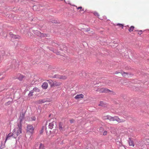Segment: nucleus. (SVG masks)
<instances>
[{
	"mask_svg": "<svg viewBox=\"0 0 149 149\" xmlns=\"http://www.w3.org/2000/svg\"><path fill=\"white\" fill-rule=\"evenodd\" d=\"M33 31L36 35L40 37H42L47 36V35L46 34L41 33L38 30H33Z\"/></svg>",
	"mask_w": 149,
	"mask_h": 149,
	"instance_id": "3",
	"label": "nucleus"
},
{
	"mask_svg": "<svg viewBox=\"0 0 149 149\" xmlns=\"http://www.w3.org/2000/svg\"><path fill=\"white\" fill-rule=\"evenodd\" d=\"M134 27L133 26H131L130 28L129 29V31L131 32L134 29Z\"/></svg>",
	"mask_w": 149,
	"mask_h": 149,
	"instance_id": "25",
	"label": "nucleus"
},
{
	"mask_svg": "<svg viewBox=\"0 0 149 149\" xmlns=\"http://www.w3.org/2000/svg\"><path fill=\"white\" fill-rule=\"evenodd\" d=\"M11 33H10V36L12 38L15 39H19L20 38V37L18 35H15L13 34H11Z\"/></svg>",
	"mask_w": 149,
	"mask_h": 149,
	"instance_id": "14",
	"label": "nucleus"
},
{
	"mask_svg": "<svg viewBox=\"0 0 149 149\" xmlns=\"http://www.w3.org/2000/svg\"><path fill=\"white\" fill-rule=\"evenodd\" d=\"M24 77V76L21 74H19L17 76L16 79H19L20 81H22Z\"/></svg>",
	"mask_w": 149,
	"mask_h": 149,
	"instance_id": "10",
	"label": "nucleus"
},
{
	"mask_svg": "<svg viewBox=\"0 0 149 149\" xmlns=\"http://www.w3.org/2000/svg\"><path fill=\"white\" fill-rule=\"evenodd\" d=\"M33 90V91H35L36 92H39L40 91L39 89L37 87L34 88Z\"/></svg>",
	"mask_w": 149,
	"mask_h": 149,
	"instance_id": "23",
	"label": "nucleus"
},
{
	"mask_svg": "<svg viewBox=\"0 0 149 149\" xmlns=\"http://www.w3.org/2000/svg\"><path fill=\"white\" fill-rule=\"evenodd\" d=\"M52 78H56L58 79H66V77L65 76L61 75L58 74H56L51 77Z\"/></svg>",
	"mask_w": 149,
	"mask_h": 149,
	"instance_id": "5",
	"label": "nucleus"
},
{
	"mask_svg": "<svg viewBox=\"0 0 149 149\" xmlns=\"http://www.w3.org/2000/svg\"><path fill=\"white\" fill-rule=\"evenodd\" d=\"M128 142L130 146H132L133 147L134 146V144L133 141H132L130 138L129 139Z\"/></svg>",
	"mask_w": 149,
	"mask_h": 149,
	"instance_id": "16",
	"label": "nucleus"
},
{
	"mask_svg": "<svg viewBox=\"0 0 149 149\" xmlns=\"http://www.w3.org/2000/svg\"><path fill=\"white\" fill-rule=\"evenodd\" d=\"M47 81L48 83H49L50 84L51 87H53V81H52L51 79H49V80H47Z\"/></svg>",
	"mask_w": 149,
	"mask_h": 149,
	"instance_id": "20",
	"label": "nucleus"
},
{
	"mask_svg": "<svg viewBox=\"0 0 149 149\" xmlns=\"http://www.w3.org/2000/svg\"><path fill=\"white\" fill-rule=\"evenodd\" d=\"M93 13H94V15L96 16H99V15L98 14V13L96 12H94Z\"/></svg>",
	"mask_w": 149,
	"mask_h": 149,
	"instance_id": "31",
	"label": "nucleus"
},
{
	"mask_svg": "<svg viewBox=\"0 0 149 149\" xmlns=\"http://www.w3.org/2000/svg\"><path fill=\"white\" fill-rule=\"evenodd\" d=\"M60 49L63 50H66L67 49V48L65 45H64L63 44H61L60 45Z\"/></svg>",
	"mask_w": 149,
	"mask_h": 149,
	"instance_id": "13",
	"label": "nucleus"
},
{
	"mask_svg": "<svg viewBox=\"0 0 149 149\" xmlns=\"http://www.w3.org/2000/svg\"><path fill=\"white\" fill-rule=\"evenodd\" d=\"M35 7V6H33V7L34 8V7Z\"/></svg>",
	"mask_w": 149,
	"mask_h": 149,
	"instance_id": "40",
	"label": "nucleus"
},
{
	"mask_svg": "<svg viewBox=\"0 0 149 149\" xmlns=\"http://www.w3.org/2000/svg\"><path fill=\"white\" fill-rule=\"evenodd\" d=\"M59 129L61 131L62 130H63L62 125L61 123H59Z\"/></svg>",
	"mask_w": 149,
	"mask_h": 149,
	"instance_id": "26",
	"label": "nucleus"
},
{
	"mask_svg": "<svg viewBox=\"0 0 149 149\" xmlns=\"http://www.w3.org/2000/svg\"><path fill=\"white\" fill-rule=\"evenodd\" d=\"M12 103V101H9L8 102H7L5 104V105L6 106H8L11 104Z\"/></svg>",
	"mask_w": 149,
	"mask_h": 149,
	"instance_id": "24",
	"label": "nucleus"
},
{
	"mask_svg": "<svg viewBox=\"0 0 149 149\" xmlns=\"http://www.w3.org/2000/svg\"><path fill=\"white\" fill-rule=\"evenodd\" d=\"M48 86V83L46 82L43 83L42 85V88L46 89H47Z\"/></svg>",
	"mask_w": 149,
	"mask_h": 149,
	"instance_id": "11",
	"label": "nucleus"
},
{
	"mask_svg": "<svg viewBox=\"0 0 149 149\" xmlns=\"http://www.w3.org/2000/svg\"><path fill=\"white\" fill-rule=\"evenodd\" d=\"M31 119L32 121H35L36 119V118L35 116H33L31 117Z\"/></svg>",
	"mask_w": 149,
	"mask_h": 149,
	"instance_id": "29",
	"label": "nucleus"
},
{
	"mask_svg": "<svg viewBox=\"0 0 149 149\" xmlns=\"http://www.w3.org/2000/svg\"><path fill=\"white\" fill-rule=\"evenodd\" d=\"M126 74H127V73H126L125 72H123L122 73V75L123 77H125L126 76Z\"/></svg>",
	"mask_w": 149,
	"mask_h": 149,
	"instance_id": "33",
	"label": "nucleus"
},
{
	"mask_svg": "<svg viewBox=\"0 0 149 149\" xmlns=\"http://www.w3.org/2000/svg\"><path fill=\"white\" fill-rule=\"evenodd\" d=\"M13 134L10 133L9 134L6 136V138L5 141V143L7 140L9 139L10 137L12 136Z\"/></svg>",
	"mask_w": 149,
	"mask_h": 149,
	"instance_id": "17",
	"label": "nucleus"
},
{
	"mask_svg": "<svg viewBox=\"0 0 149 149\" xmlns=\"http://www.w3.org/2000/svg\"><path fill=\"white\" fill-rule=\"evenodd\" d=\"M99 91L100 92L105 93H108L111 91L109 90L104 88H102L100 89Z\"/></svg>",
	"mask_w": 149,
	"mask_h": 149,
	"instance_id": "9",
	"label": "nucleus"
},
{
	"mask_svg": "<svg viewBox=\"0 0 149 149\" xmlns=\"http://www.w3.org/2000/svg\"><path fill=\"white\" fill-rule=\"evenodd\" d=\"M55 86H60L61 83H60V82H57L56 81V82H55Z\"/></svg>",
	"mask_w": 149,
	"mask_h": 149,
	"instance_id": "28",
	"label": "nucleus"
},
{
	"mask_svg": "<svg viewBox=\"0 0 149 149\" xmlns=\"http://www.w3.org/2000/svg\"><path fill=\"white\" fill-rule=\"evenodd\" d=\"M99 106L102 107H105L106 106V104L103 102V101H101L99 104Z\"/></svg>",
	"mask_w": 149,
	"mask_h": 149,
	"instance_id": "21",
	"label": "nucleus"
},
{
	"mask_svg": "<svg viewBox=\"0 0 149 149\" xmlns=\"http://www.w3.org/2000/svg\"><path fill=\"white\" fill-rule=\"evenodd\" d=\"M51 99L49 98L44 99L42 100H40L38 101L39 104H42L46 102H50L51 101Z\"/></svg>",
	"mask_w": 149,
	"mask_h": 149,
	"instance_id": "7",
	"label": "nucleus"
},
{
	"mask_svg": "<svg viewBox=\"0 0 149 149\" xmlns=\"http://www.w3.org/2000/svg\"><path fill=\"white\" fill-rule=\"evenodd\" d=\"M84 97V95L82 94L77 95L75 97V98L76 99H80L81 98H83Z\"/></svg>",
	"mask_w": 149,
	"mask_h": 149,
	"instance_id": "15",
	"label": "nucleus"
},
{
	"mask_svg": "<svg viewBox=\"0 0 149 149\" xmlns=\"http://www.w3.org/2000/svg\"><path fill=\"white\" fill-rule=\"evenodd\" d=\"M55 82H56V81H53V86H55Z\"/></svg>",
	"mask_w": 149,
	"mask_h": 149,
	"instance_id": "36",
	"label": "nucleus"
},
{
	"mask_svg": "<svg viewBox=\"0 0 149 149\" xmlns=\"http://www.w3.org/2000/svg\"><path fill=\"white\" fill-rule=\"evenodd\" d=\"M44 127L43 126V127H42L40 130V134H42L43 132V131H44Z\"/></svg>",
	"mask_w": 149,
	"mask_h": 149,
	"instance_id": "27",
	"label": "nucleus"
},
{
	"mask_svg": "<svg viewBox=\"0 0 149 149\" xmlns=\"http://www.w3.org/2000/svg\"><path fill=\"white\" fill-rule=\"evenodd\" d=\"M34 128L33 126L31 125H28L26 127L27 132L32 134L33 133Z\"/></svg>",
	"mask_w": 149,
	"mask_h": 149,
	"instance_id": "2",
	"label": "nucleus"
},
{
	"mask_svg": "<svg viewBox=\"0 0 149 149\" xmlns=\"http://www.w3.org/2000/svg\"><path fill=\"white\" fill-rule=\"evenodd\" d=\"M82 8L81 7H79L78 8H77V9H82Z\"/></svg>",
	"mask_w": 149,
	"mask_h": 149,
	"instance_id": "38",
	"label": "nucleus"
},
{
	"mask_svg": "<svg viewBox=\"0 0 149 149\" xmlns=\"http://www.w3.org/2000/svg\"><path fill=\"white\" fill-rule=\"evenodd\" d=\"M142 30H140L139 31V32H138V33L140 35H141L142 33Z\"/></svg>",
	"mask_w": 149,
	"mask_h": 149,
	"instance_id": "35",
	"label": "nucleus"
},
{
	"mask_svg": "<svg viewBox=\"0 0 149 149\" xmlns=\"http://www.w3.org/2000/svg\"><path fill=\"white\" fill-rule=\"evenodd\" d=\"M39 149H45L44 144L40 143L39 146Z\"/></svg>",
	"mask_w": 149,
	"mask_h": 149,
	"instance_id": "19",
	"label": "nucleus"
},
{
	"mask_svg": "<svg viewBox=\"0 0 149 149\" xmlns=\"http://www.w3.org/2000/svg\"><path fill=\"white\" fill-rule=\"evenodd\" d=\"M12 134H13L12 137L14 138H16L17 137V136L19 135L17 134L16 132H15L14 131V132Z\"/></svg>",
	"mask_w": 149,
	"mask_h": 149,
	"instance_id": "18",
	"label": "nucleus"
},
{
	"mask_svg": "<svg viewBox=\"0 0 149 149\" xmlns=\"http://www.w3.org/2000/svg\"><path fill=\"white\" fill-rule=\"evenodd\" d=\"M5 145L4 144H2L1 146L0 147V148L1 149H3L5 148Z\"/></svg>",
	"mask_w": 149,
	"mask_h": 149,
	"instance_id": "30",
	"label": "nucleus"
},
{
	"mask_svg": "<svg viewBox=\"0 0 149 149\" xmlns=\"http://www.w3.org/2000/svg\"><path fill=\"white\" fill-rule=\"evenodd\" d=\"M56 122L55 121H53L52 122L50 123L49 125V128L50 129L53 128L54 127L56 126Z\"/></svg>",
	"mask_w": 149,
	"mask_h": 149,
	"instance_id": "8",
	"label": "nucleus"
},
{
	"mask_svg": "<svg viewBox=\"0 0 149 149\" xmlns=\"http://www.w3.org/2000/svg\"><path fill=\"white\" fill-rule=\"evenodd\" d=\"M34 92V91L33 90L29 92V93L28 94V95L29 96H31L33 95V93Z\"/></svg>",
	"mask_w": 149,
	"mask_h": 149,
	"instance_id": "22",
	"label": "nucleus"
},
{
	"mask_svg": "<svg viewBox=\"0 0 149 149\" xmlns=\"http://www.w3.org/2000/svg\"><path fill=\"white\" fill-rule=\"evenodd\" d=\"M113 117L109 115H107L105 116H104L103 117V118L104 119H109L110 121H112Z\"/></svg>",
	"mask_w": 149,
	"mask_h": 149,
	"instance_id": "12",
	"label": "nucleus"
},
{
	"mask_svg": "<svg viewBox=\"0 0 149 149\" xmlns=\"http://www.w3.org/2000/svg\"><path fill=\"white\" fill-rule=\"evenodd\" d=\"M73 122H74V120H70V122L71 123H73Z\"/></svg>",
	"mask_w": 149,
	"mask_h": 149,
	"instance_id": "37",
	"label": "nucleus"
},
{
	"mask_svg": "<svg viewBox=\"0 0 149 149\" xmlns=\"http://www.w3.org/2000/svg\"><path fill=\"white\" fill-rule=\"evenodd\" d=\"M107 134V131H104L103 133V134L104 135H106Z\"/></svg>",
	"mask_w": 149,
	"mask_h": 149,
	"instance_id": "34",
	"label": "nucleus"
},
{
	"mask_svg": "<svg viewBox=\"0 0 149 149\" xmlns=\"http://www.w3.org/2000/svg\"><path fill=\"white\" fill-rule=\"evenodd\" d=\"M25 115V113L20 114V116L18 120L17 123H20L22 125V122L24 118Z\"/></svg>",
	"mask_w": 149,
	"mask_h": 149,
	"instance_id": "4",
	"label": "nucleus"
},
{
	"mask_svg": "<svg viewBox=\"0 0 149 149\" xmlns=\"http://www.w3.org/2000/svg\"><path fill=\"white\" fill-rule=\"evenodd\" d=\"M112 118V121H116L119 123L123 122L125 121L124 120L120 119L117 116L113 117Z\"/></svg>",
	"mask_w": 149,
	"mask_h": 149,
	"instance_id": "6",
	"label": "nucleus"
},
{
	"mask_svg": "<svg viewBox=\"0 0 149 149\" xmlns=\"http://www.w3.org/2000/svg\"><path fill=\"white\" fill-rule=\"evenodd\" d=\"M18 127L14 129V131L19 135L22 133V125L20 123H17Z\"/></svg>",
	"mask_w": 149,
	"mask_h": 149,
	"instance_id": "1",
	"label": "nucleus"
},
{
	"mask_svg": "<svg viewBox=\"0 0 149 149\" xmlns=\"http://www.w3.org/2000/svg\"><path fill=\"white\" fill-rule=\"evenodd\" d=\"M117 26H119L120 27H122V29L123 28V25L121 24H117Z\"/></svg>",
	"mask_w": 149,
	"mask_h": 149,
	"instance_id": "32",
	"label": "nucleus"
},
{
	"mask_svg": "<svg viewBox=\"0 0 149 149\" xmlns=\"http://www.w3.org/2000/svg\"><path fill=\"white\" fill-rule=\"evenodd\" d=\"M118 72H116V73H115V74H118Z\"/></svg>",
	"mask_w": 149,
	"mask_h": 149,
	"instance_id": "39",
	"label": "nucleus"
}]
</instances>
